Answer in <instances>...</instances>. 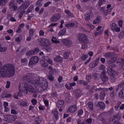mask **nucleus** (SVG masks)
<instances>
[{
  "mask_svg": "<svg viewBox=\"0 0 124 124\" xmlns=\"http://www.w3.org/2000/svg\"><path fill=\"white\" fill-rule=\"evenodd\" d=\"M106 74H102L101 75V79L104 82V83H105L108 81V78L106 75H105Z\"/></svg>",
  "mask_w": 124,
  "mask_h": 124,
  "instance_id": "21",
  "label": "nucleus"
},
{
  "mask_svg": "<svg viewBox=\"0 0 124 124\" xmlns=\"http://www.w3.org/2000/svg\"><path fill=\"white\" fill-rule=\"evenodd\" d=\"M78 40L82 44V49L85 50L87 49L89 46V40H88V37L87 35L85 34L81 33L78 38Z\"/></svg>",
  "mask_w": 124,
  "mask_h": 124,
  "instance_id": "3",
  "label": "nucleus"
},
{
  "mask_svg": "<svg viewBox=\"0 0 124 124\" xmlns=\"http://www.w3.org/2000/svg\"><path fill=\"white\" fill-rule=\"evenodd\" d=\"M8 1H9V0H0V5H1V6L5 5Z\"/></svg>",
  "mask_w": 124,
  "mask_h": 124,
  "instance_id": "30",
  "label": "nucleus"
},
{
  "mask_svg": "<svg viewBox=\"0 0 124 124\" xmlns=\"http://www.w3.org/2000/svg\"><path fill=\"white\" fill-rule=\"evenodd\" d=\"M47 78L49 81H54V77L52 75H49Z\"/></svg>",
  "mask_w": 124,
  "mask_h": 124,
  "instance_id": "55",
  "label": "nucleus"
},
{
  "mask_svg": "<svg viewBox=\"0 0 124 124\" xmlns=\"http://www.w3.org/2000/svg\"><path fill=\"white\" fill-rule=\"evenodd\" d=\"M29 5H30V1H27L24 3L23 5L20 6V9L22 10V12L19 14L20 19L22 18V16H23L24 13L26 12V11H25V9H27V8L29 7Z\"/></svg>",
  "mask_w": 124,
  "mask_h": 124,
  "instance_id": "6",
  "label": "nucleus"
},
{
  "mask_svg": "<svg viewBox=\"0 0 124 124\" xmlns=\"http://www.w3.org/2000/svg\"><path fill=\"white\" fill-rule=\"evenodd\" d=\"M40 63L43 67H46L48 66V63L51 65H53V62L48 56H44L41 58Z\"/></svg>",
  "mask_w": 124,
  "mask_h": 124,
  "instance_id": "4",
  "label": "nucleus"
},
{
  "mask_svg": "<svg viewBox=\"0 0 124 124\" xmlns=\"http://www.w3.org/2000/svg\"><path fill=\"white\" fill-rule=\"evenodd\" d=\"M106 68V67H105V65L103 64H102L100 66V67H99L100 70H103V72L102 74H106L107 72H106V70H105Z\"/></svg>",
  "mask_w": 124,
  "mask_h": 124,
  "instance_id": "24",
  "label": "nucleus"
},
{
  "mask_svg": "<svg viewBox=\"0 0 124 124\" xmlns=\"http://www.w3.org/2000/svg\"><path fill=\"white\" fill-rule=\"evenodd\" d=\"M10 84H11L10 81H7L6 85V89H8L10 88Z\"/></svg>",
  "mask_w": 124,
  "mask_h": 124,
  "instance_id": "60",
  "label": "nucleus"
},
{
  "mask_svg": "<svg viewBox=\"0 0 124 124\" xmlns=\"http://www.w3.org/2000/svg\"><path fill=\"white\" fill-rule=\"evenodd\" d=\"M64 105V101L62 100L58 101L57 103L56 104L57 107H58L59 108H62V107H63Z\"/></svg>",
  "mask_w": 124,
  "mask_h": 124,
  "instance_id": "19",
  "label": "nucleus"
},
{
  "mask_svg": "<svg viewBox=\"0 0 124 124\" xmlns=\"http://www.w3.org/2000/svg\"><path fill=\"white\" fill-rule=\"evenodd\" d=\"M69 55H70V53L69 52H65L64 54V59H68L69 57Z\"/></svg>",
  "mask_w": 124,
  "mask_h": 124,
  "instance_id": "47",
  "label": "nucleus"
},
{
  "mask_svg": "<svg viewBox=\"0 0 124 124\" xmlns=\"http://www.w3.org/2000/svg\"><path fill=\"white\" fill-rule=\"evenodd\" d=\"M93 90L95 91V92H97V91H102V88H95V87H93L92 89H91V92H93Z\"/></svg>",
  "mask_w": 124,
  "mask_h": 124,
  "instance_id": "50",
  "label": "nucleus"
},
{
  "mask_svg": "<svg viewBox=\"0 0 124 124\" xmlns=\"http://www.w3.org/2000/svg\"><path fill=\"white\" fill-rule=\"evenodd\" d=\"M66 32V29H63L62 30H61L59 33L58 35L59 36H61L62 35H63V34H65V33Z\"/></svg>",
  "mask_w": 124,
  "mask_h": 124,
  "instance_id": "29",
  "label": "nucleus"
},
{
  "mask_svg": "<svg viewBox=\"0 0 124 124\" xmlns=\"http://www.w3.org/2000/svg\"><path fill=\"white\" fill-rule=\"evenodd\" d=\"M15 40L16 42H20V41L22 40V37L21 36H19L17 38H16Z\"/></svg>",
  "mask_w": 124,
  "mask_h": 124,
  "instance_id": "58",
  "label": "nucleus"
},
{
  "mask_svg": "<svg viewBox=\"0 0 124 124\" xmlns=\"http://www.w3.org/2000/svg\"><path fill=\"white\" fill-rule=\"evenodd\" d=\"M118 96L120 98H124V89H122L119 92Z\"/></svg>",
  "mask_w": 124,
  "mask_h": 124,
  "instance_id": "26",
  "label": "nucleus"
},
{
  "mask_svg": "<svg viewBox=\"0 0 124 124\" xmlns=\"http://www.w3.org/2000/svg\"><path fill=\"white\" fill-rule=\"evenodd\" d=\"M72 94L76 96V97H81V96L82 95V91L79 89H76L73 92Z\"/></svg>",
  "mask_w": 124,
  "mask_h": 124,
  "instance_id": "13",
  "label": "nucleus"
},
{
  "mask_svg": "<svg viewBox=\"0 0 124 124\" xmlns=\"http://www.w3.org/2000/svg\"><path fill=\"white\" fill-rule=\"evenodd\" d=\"M103 32V30H101L100 31H98V32H94V35L95 36H97V35H98L99 34H101V33H102V32Z\"/></svg>",
  "mask_w": 124,
  "mask_h": 124,
  "instance_id": "53",
  "label": "nucleus"
},
{
  "mask_svg": "<svg viewBox=\"0 0 124 124\" xmlns=\"http://www.w3.org/2000/svg\"><path fill=\"white\" fill-rule=\"evenodd\" d=\"M18 105L20 106V107H23L25 106H29V103L25 101H22L21 103L18 104Z\"/></svg>",
  "mask_w": 124,
  "mask_h": 124,
  "instance_id": "27",
  "label": "nucleus"
},
{
  "mask_svg": "<svg viewBox=\"0 0 124 124\" xmlns=\"http://www.w3.org/2000/svg\"><path fill=\"white\" fill-rule=\"evenodd\" d=\"M9 5L10 6L11 10L15 11L16 9H17V7H18L17 4L16 3H13V1L12 0L10 2Z\"/></svg>",
  "mask_w": 124,
  "mask_h": 124,
  "instance_id": "15",
  "label": "nucleus"
},
{
  "mask_svg": "<svg viewBox=\"0 0 124 124\" xmlns=\"http://www.w3.org/2000/svg\"><path fill=\"white\" fill-rule=\"evenodd\" d=\"M115 66H116L115 64H112L108 69V73L110 76L112 82H115V80H116V78H115L116 72L112 68V67H115Z\"/></svg>",
  "mask_w": 124,
  "mask_h": 124,
  "instance_id": "5",
  "label": "nucleus"
},
{
  "mask_svg": "<svg viewBox=\"0 0 124 124\" xmlns=\"http://www.w3.org/2000/svg\"><path fill=\"white\" fill-rule=\"evenodd\" d=\"M39 57L37 56H33L31 58V60L29 63V66L32 67V65H34L36 63H37L39 62Z\"/></svg>",
  "mask_w": 124,
  "mask_h": 124,
  "instance_id": "8",
  "label": "nucleus"
},
{
  "mask_svg": "<svg viewBox=\"0 0 124 124\" xmlns=\"http://www.w3.org/2000/svg\"><path fill=\"white\" fill-rule=\"evenodd\" d=\"M106 93L105 92L103 91L100 93V99L103 100L105 97Z\"/></svg>",
  "mask_w": 124,
  "mask_h": 124,
  "instance_id": "37",
  "label": "nucleus"
},
{
  "mask_svg": "<svg viewBox=\"0 0 124 124\" xmlns=\"http://www.w3.org/2000/svg\"><path fill=\"white\" fill-rule=\"evenodd\" d=\"M83 114H84V111H83V109H80L79 110H78V116H79V117H81V116L83 115Z\"/></svg>",
  "mask_w": 124,
  "mask_h": 124,
  "instance_id": "52",
  "label": "nucleus"
},
{
  "mask_svg": "<svg viewBox=\"0 0 124 124\" xmlns=\"http://www.w3.org/2000/svg\"><path fill=\"white\" fill-rule=\"evenodd\" d=\"M101 21V18L100 17H97L93 21V24H99Z\"/></svg>",
  "mask_w": 124,
  "mask_h": 124,
  "instance_id": "31",
  "label": "nucleus"
},
{
  "mask_svg": "<svg viewBox=\"0 0 124 124\" xmlns=\"http://www.w3.org/2000/svg\"><path fill=\"white\" fill-rule=\"evenodd\" d=\"M24 27H25V24H24L23 23L19 25L18 29L16 30V32H20L21 30H22V29H23Z\"/></svg>",
  "mask_w": 124,
  "mask_h": 124,
  "instance_id": "35",
  "label": "nucleus"
},
{
  "mask_svg": "<svg viewBox=\"0 0 124 124\" xmlns=\"http://www.w3.org/2000/svg\"><path fill=\"white\" fill-rule=\"evenodd\" d=\"M46 96H47V95H43V100L46 106V107H48V106H49V101L46 99Z\"/></svg>",
  "mask_w": 124,
  "mask_h": 124,
  "instance_id": "23",
  "label": "nucleus"
},
{
  "mask_svg": "<svg viewBox=\"0 0 124 124\" xmlns=\"http://www.w3.org/2000/svg\"><path fill=\"white\" fill-rule=\"evenodd\" d=\"M43 1V0H38L36 3L37 5H38L39 6H41V5H42Z\"/></svg>",
  "mask_w": 124,
  "mask_h": 124,
  "instance_id": "54",
  "label": "nucleus"
},
{
  "mask_svg": "<svg viewBox=\"0 0 124 124\" xmlns=\"http://www.w3.org/2000/svg\"><path fill=\"white\" fill-rule=\"evenodd\" d=\"M98 77V75L96 73H94L93 74V78L96 80V79H97V77Z\"/></svg>",
  "mask_w": 124,
  "mask_h": 124,
  "instance_id": "62",
  "label": "nucleus"
},
{
  "mask_svg": "<svg viewBox=\"0 0 124 124\" xmlns=\"http://www.w3.org/2000/svg\"><path fill=\"white\" fill-rule=\"evenodd\" d=\"M38 42L41 46H50V45H51L50 41L46 38H39Z\"/></svg>",
  "mask_w": 124,
  "mask_h": 124,
  "instance_id": "9",
  "label": "nucleus"
},
{
  "mask_svg": "<svg viewBox=\"0 0 124 124\" xmlns=\"http://www.w3.org/2000/svg\"><path fill=\"white\" fill-rule=\"evenodd\" d=\"M88 105L90 110H93V103L89 102L88 103Z\"/></svg>",
  "mask_w": 124,
  "mask_h": 124,
  "instance_id": "42",
  "label": "nucleus"
},
{
  "mask_svg": "<svg viewBox=\"0 0 124 124\" xmlns=\"http://www.w3.org/2000/svg\"><path fill=\"white\" fill-rule=\"evenodd\" d=\"M119 38H123L124 37V32H121L119 35Z\"/></svg>",
  "mask_w": 124,
  "mask_h": 124,
  "instance_id": "64",
  "label": "nucleus"
},
{
  "mask_svg": "<svg viewBox=\"0 0 124 124\" xmlns=\"http://www.w3.org/2000/svg\"><path fill=\"white\" fill-rule=\"evenodd\" d=\"M116 62L118 65H124V59H119Z\"/></svg>",
  "mask_w": 124,
  "mask_h": 124,
  "instance_id": "32",
  "label": "nucleus"
},
{
  "mask_svg": "<svg viewBox=\"0 0 124 124\" xmlns=\"http://www.w3.org/2000/svg\"><path fill=\"white\" fill-rule=\"evenodd\" d=\"M112 5L111 4H108L107 5V10H106V11L105 12V14L106 15H107L108 13H110L111 11H112V10L113 9L111 7Z\"/></svg>",
  "mask_w": 124,
  "mask_h": 124,
  "instance_id": "20",
  "label": "nucleus"
},
{
  "mask_svg": "<svg viewBox=\"0 0 124 124\" xmlns=\"http://www.w3.org/2000/svg\"><path fill=\"white\" fill-rule=\"evenodd\" d=\"M77 26H78L77 22H76L75 23H71V24L66 25V27H67V28H69V27H77Z\"/></svg>",
  "mask_w": 124,
  "mask_h": 124,
  "instance_id": "34",
  "label": "nucleus"
},
{
  "mask_svg": "<svg viewBox=\"0 0 124 124\" xmlns=\"http://www.w3.org/2000/svg\"><path fill=\"white\" fill-rule=\"evenodd\" d=\"M106 2V0H99L98 5L99 6H101L102 4H104Z\"/></svg>",
  "mask_w": 124,
  "mask_h": 124,
  "instance_id": "45",
  "label": "nucleus"
},
{
  "mask_svg": "<svg viewBox=\"0 0 124 124\" xmlns=\"http://www.w3.org/2000/svg\"><path fill=\"white\" fill-rule=\"evenodd\" d=\"M51 41L53 43H55L56 44H58V43H60V41L58 40L57 39V38L55 37H53L52 39H51Z\"/></svg>",
  "mask_w": 124,
  "mask_h": 124,
  "instance_id": "40",
  "label": "nucleus"
},
{
  "mask_svg": "<svg viewBox=\"0 0 124 124\" xmlns=\"http://www.w3.org/2000/svg\"><path fill=\"white\" fill-rule=\"evenodd\" d=\"M61 18V15H54L53 17L50 18L51 22H57L59 19Z\"/></svg>",
  "mask_w": 124,
  "mask_h": 124,
  "instance_id": "17",
  "label": "nucleus"
},
{
  "mask_svg": "<svg viewBox=\"0 0 124 124\" xmlns=\"http://www.w3.org/2000/svg\"><path fill=\"white\" fill-rule=\"evenodd\" d=\"M110 28L112 31H116V32H120L121 31V28L118 27V25L116 23H112L110 25Z\"/></svg>",
  "mask_w": 124,
  "mask_h": 124,
  "instance_id": "10",
  "label": "nucleus"
},
{
  "mask_svg": "<svg viewBox=\"0 0 124 124\" xmlns=\"http://www.w3.org/2000/svg\"><path fill=\"white\" fill-rule=\"evenodd\" d=\"M65 13H66V14H67L69 17H74V16L68 10H65Z\"/></svg>",
  "mask_w": 124,
  "mask_h": 124,
  "instance_id": "38",
  "label": "nucleus"
},
{
  "mask_svg": "<svg viewBox=\"0 0 124 124\" xmlns=\"http://www.w3.org/2000/svg\"><path fill=\"white\" fill-rule=\"evenodd\" d=\"M91 79H92V77H91V76H86V80L88 82H91Z\"/></svg>",
  "mask_w": 124,
  "mask_h": 124,
  "instance_id": "63",
  "label": "nucleus"
},
{
  "mask_svg": "<svg viewBox=\"0 0 124 124\" xmlns=\"http://www.w3.org/2000/svg\"><path fill=\"white\" fill-rule=\"evenodd\" d=\"M49 97H51V98H58V95L57 94V93H53L52 94H49Z\"/></svg>",
  "mask_w": 124,
  "mask_h": 124,
  "instance_id": "39",
  "label": "nucleus"
},
{
  "mask_svg": "<svg viewBox=\"0 0 124 124\" xmlns=\"http://www.w3.org/2000/svg\"><path fill=\"white\" fill-rule=\"evenodd\" d=\"M36 124H40L41 121H42V117L41 116H38L35 119Z\"/></svg>",
  "mask_w": 124,
  "mask_h": 124,
  "instance_id": "28",
  "label": "nucleus"
},
{
  "mask_svg": "<svg viewBox=\"0 0 124 124\" xmlns=\"http://www.w3.org/2000/svg\"><path fill=\"white\" fill-rule=\"evenodd\" d=\"M86 26L88 27L90 30H93L94 29V26L92 24H87Z\"/></svg>",
  "mask_w": 124,
  "mask_h": 124,
  "instance_id": "48",
  "label": "nucleus"
},
{
  "mask_svg": "<svg viewBox=\"0 0 124 124\" xmlns=\"http://www.w3.org/2000/svg\"><path fill=\"white\" fill-rule=\"evenodd\" d=\"M28 59L24 58L21 60V62L23 63V64H24V65H26V64H28Z\"/></svg>",
  "mask_w": 124,
  "mask_h": 124,
  "instance_id": "44",
  "label": "nucleus"
},
{
  "mask_svg": "<svg viewBox=\"0 0 124 124\" xmlns=\"http://www.w3.org/2000/svg\"><path fill=\"white\" fill-rule=\"evenodd\" d=\"M89 58V55L88 54H82L81 56V60L82 61H86Z\"/></svg>",
  "mask_w": 124,
  "mask_h": 124,
  "instance_id": "41",
  "label": "nucleus"
},
{
  "mask_svg": "<svg viewBox=\"0 0 124 124\" xmlns=\"http://www.w3.org/2000/svg\"><path fill=\"white\" fill-rule=\"evenodd\" d=\"M67 111L69 113H75L77 111V106L76 105L70 106Z\"/></svg>",
  "mask_w": 124,
  "mask_h": 124,
  "instance_id": "11",
  "label": "nucleus"
},
{
  "mask_svg": "<svg viewBox=\"0 0 124 124\" xmlns=\"http://www.w3.org/2000/svg\"><path fill=\"white\" fill-rule=\"evenodd\" d=\"M40 51V49L36 47L34 49V50L28 51L26 55H29V56H31V55H35L36 54H37L38 53H39V52Z\"/></svg>",
  "mask_w": 124,
  "mask_h": 124,
  "instance_id": "14",
  "label": "nucleus"
},
{
  "mask_svg": "<svg viewBox=\"0 0 124 124\" xmlns=\"http://www.w3.org/2000/svg\"><path fill=\"white\" fill-rule=\"evenodd\" d=\"M7 49L6 47H2L0 46V52H5V51H6Z\"/></svg>",
  "mask_w": 124,
  "mask_h": 124,
  "instance_id": "59",
  "label": "nucleus"
},
{
  "mask_svg": "<svg viewBox=\"0 0 124 124\" xmlns=\"http://www.w3.org/2000/svg\"><path fill=\"white\" fill-rule=\"evenodd\" d=\"M116 60H117V59L116 58H112L111 59V60L110 61H108V64H111V63H113L114 62H116Z\"/></svg>",
  "mask_w": 124,
  "mask_h": 124,
  "instance_id": "46",
  "label": "nucleus"
},
{
  "mask_svg": "<svg viewBox=\"0 0 124 124\" xmlns=\"http://www.w3.org/2000/svg\"><path fill=\"white\" fill-rule=\"evenodd\" d=\"M99 62V58L97 59L95 61H93L89 65L90 67L91 68H93L98 64Z\"/></svg>",
  "mask_w": 124,
  "mask_h": 124,
  "instance_id": "16",
  "label": "nucleus"
},
{
  "mask_svg": "<svg viewBox=\"0 0 124 124\" xmlns=\"http://www.w3.org/2000/svg\"><path fill=\"white\" fill-rule=\"evenodd\" d=\"M33 9V5H31L29 8L28 12H31Z\"/></svg>",
  "mask_w": 124,
  "mask_h": 124,
  "instance_id": "61",
  "label": "nucleus"
},
{
  "mask_svg": "<svg viewBox=\"0 0 124 124\" xmlns=\"http://www.w3.org/2000/svg\"><path fill=\"white\" fill-rule=\"evenodd\" d=\"M78 124H87V123L86 121H83L82 122V121L81 120H78L77 121Z\"/></svg>",
  "mask_w": 124,
  "mask_h": 124,
  "instance_id": "56",
  "label": "nucleus"
},
{
  "mask_svg": "<svg viewBox=\"0 0 124 124\" xmlns=\"http://www.w3.org/2000/svg\"><path fill=\"white\" fill-rule=\"evenodd\" d=\"M48 69H49V70H50V71H51L52 72H54V71H55L56 74H59V72H60V71L59 70V69L54 70L53 69V68H52V67L51 66H49L48 67Z\"/></svg>",
  "mask_w": 124,
  "mask_h": 124,
  "instance_id": "36",
  "label": "nucleus"
},
{
  "mask_svg": "<svg viewBox=\"0 0 124 124\" xmlns=\"http://www.w3.org/2000/svg\"><path fill=\"white\" fill-rule=\"evenodd\" d=\"M15 68L12 64H9L0 67V75L1 77H11L15 74Z\"/></svg>",
  "mask_w": 124,
  "mask_h": 124,
  "instance_id": "2",
  "label": "nucleus"
},
{
  "mask_svg": "<svg viewBox=\"0 0 124 124\" xmlns=\"http://www.w3.org/2000/svg\"><path fill=\"white\" fill-rule=\"evenodd\" d=\"M55 62H62V57L61 56H57L54 59Z\"/></svg>",
  "mask_w": 124,
  "mask_h": 124,
  "instance_id": "25",
  "label": "nucleus"
},
{
  "mask_svg": "<svg viewBox=\"0 0 124 124\" xmlns=\"http://www.w3.org/2000/svg\"><path fill=\"white\" fill-rule=\"evenodd\" d=\"M17 119V116L16 115H4L3 120L7 123H12Z\"/></svg>",
  "mask_w": 124,
  "mask_h": 124,
  "instance_id": "7",
  "label": "nucleus"
},
{
  "mask_svg": "<svg viewBox=\"0 0 124 124\" xmlns=\"http://www.w3.org/2000/svg\"><path fill=\"white\" fill-rule=\"evenodd\" d=\"M58 25V23H52L50 24L49 26H48V28L49 29H48V31H54V30H53V28L54 27H56Z\"/></svg>",
  "mask_w": 124,
  "mask_h": 124,
  "instance_id": "22",
  "label": "nucleus"
},
{
  "mask_svg": "<svg viewBox=\"0 0 124 124\" xmlns=\"http://www.w3.org/2000/svg\"><path fill=\"white\" fill-rule=\"evenodd\" d=\"M34 33V30L32 29H30V36H32Z\"/></svg>",
  "mask_w": 124,
  "mask_h": 124,
  "instance_id": "51",
  "label": "nucleus"
},
{
  "mask_svg": "<svg viewBox=\"0 0 124 124\" xmlns=\"http://www.w3.org/2000/svg\"><path fill=\"white\" fill-rule=\"evenodd\" d=\"M31 102L33 105H35L36 103H37V101L35 99H32L31 100Z\"/></svg>",
  "mask_w": 124,
  "mask_h": 124,
  "instance_id": "57",
  "label": "nucleus"
},
{
  "mask_svg": "<svg viewBox=\"0 0 124 124\" xmlns=\"http://www.w3.org/2000/svg\"><path fill=\"white\" fill-rule=\"evenodd\" d=\"M123 23H124V20L120 19L118 21V25L120 28H122L123 27Z\"/></svg>",
  "mask_w": 124,
  "mask_h": 124,
  "instance_id": "49",
  "label": "nucleus"
},
{
  "mask_svg": "<svg viewBox=\"0 0 124 124\" xmlns=\"http://www.w3.org/2000/svg\"><path fill=\"white\" fill-rule=\"evenodd\" d=\"M41 89L44 91L48 89V82L45 78L39 77L36 75L33 74H27L23 78V81H21L19 86V93L18 95L14 94L15 98H18V96H22V93H34L33 96L36 97L37 93L36 92H40Z\"/></svg>",
  "mask_w": 124,
  "mask_h": 124,
  "instance_id": "1",
  "label": "nucleus"
},
{
  "mask_svg": "<svg viewBox=\"0 0 124 124\" xmlns=\"http://www.w3.org/2000/svg\"><path fill=\"white\" fill-rule=\"evenodd\" d=\"M105 33V37L107 39L108 38V36H109V30L107 29L104 31Z\"/></svg>",
  "mask_w": 124,
  "mask_h": 124,
  "instance_id": "43",
  "label": "nucleus"
},
{
  "mask_svg": "<svg viewBox=\"0 0 124 124\" xmlns=\"http://www.w3.org/2000/svg\"><path fill=\"white\" fill-rule=\"evenodd\" d=\"M52 114H53L54 118L57 121L59 119V112H58V109L56 108L53 109L52 110Z\"/></svg>",
  "mask_w": 124,
  "mask_h": 124,
  "instance_id": "18",
  "label": "nucleus"
},
{
  "mask_svg": "<svg viewBox=\"0 0 124 124\" xmlns=\"http://www.w3.org/2000/svg\"><path fill=\"white\" fill-rule=\"evenodd\" d=\"M62 42L64 45H66V46L68 47H70V46H71L73 44L72 41L68 38L62 40Z\"/></svg>",
  "mask_w": 124,
  "mask_h": 124,
  "instance_id": "12",
  "label": "nucleus"
},
{
  "mask_svg": "<svg viewBox=\"0 0 124 124\" xmlns=\"http://www.w3.org/2000/svg\"><path fill=\"white\" fill-rule=\"evenodd\" d=\"M98 105L101 109H105L106 105L104 103H103L102 102H100L98 103Z\"/></svg>",
  "mask_w": 124,
  "mask_h": 124,
  "instance_id": "33",
  "label": "nucleus"
}]
</instances>
